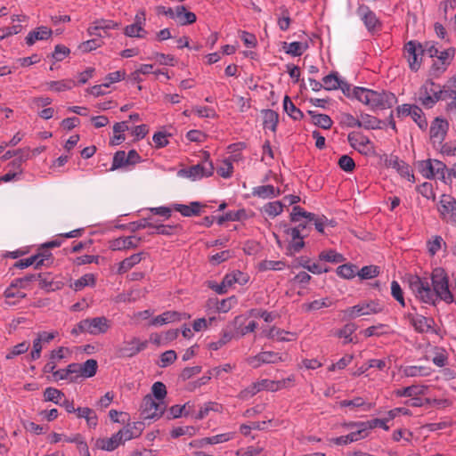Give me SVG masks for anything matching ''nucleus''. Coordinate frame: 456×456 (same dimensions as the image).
Masks as SVG:
<instances>
[{
	"label": "nucleus",
	"mask_w": 456,
	"mask_h": 456,
	"mask_svg": "<svg viewBox=\"0 0 456 456\" xmlns=\"http://www.w3.org/2000/svg\"><path fill=\"white\" fill-rule=\"evenodd\" d=\"M432 284L428 279L420 278L418 275L410 274L407 282L412 293L421 302L436 305L437 300H443L447 304L453 302V295L449 289V278L441 267L435 268L431 273Z\"/></svg>",
	"instance_id": "obj_1"
},
{
	"label": "nucleus",
	"mask_w": 456,
	"mask_h": 456,
	"mask_svg": "<svg viewBox=\"0 0 456 456\" xmlns=\"http://www.w3.org/2000/svg\"><path fill=\"white\" fill-rule=\"evenodd\" d=\"M356 100L370 106L372 110H385L392 108L397 102L396 96L387 91H374L364 87L355 86Z\"/></svg>",
	"instance_id": "obj_2"
},
{
	"label": "nucleus",
	"mask_w": 456,
	"mask_h": 456,
	"mask_svg": "<svg viewBox=\"0 0 456 456\" xmlns=\"http://www.w3.org/2000/svg\"><path fill=\"white\" fill-rule=\"evenodd\" d=\"M405 52L411 57H453L456 53L453 47H443L438 43L410 41L404 46Z\"/></svg>",
	"instance_id": "obj_3"
},
{
	"label": "nucleus",
	"mask_w": 456,
	"mask_h": 456,
	"mask_svg": "<svg viewBox=\"0 0 456 456\" xmlns=\"http://www.w3.org/2000/svg\"><path fill=\"white\" fill-rule=\"evenodd\" d=\"M110 321L104 317L86 318L80 321L70 331L72 335L77 336L80 333L92 335L104 334L110 329Z\"/></svg>",
	"instance_id": "obj_4"
},
{
	"label": "nucleus",
	"mask_w": 456,
	"mask_h": 456,
	"mask_svg": "<svg viewBox=\"0 0 456 456\" xmlns=\"http://www.w3.org/2000/svg\"><path fill=\"white\" fill-rule=\"evenodd\" d=\"M141 415L143 419H159L167 409L164 402L157 403L151 394L146 395L142 399Z\"/></svg>",
	"instance_id": "obj_5"
},
{
	"label": "nucleus",
	"mask_w": 456,
	"mask_h": 456,
	"mask_svg": "<svg viewBox=\"0 0 456 456\" xmlns=\"http://www.w3.org/2000/svg\"><path fill=\"white\" fill-rule=\"evenodd\" d=\"M148 346V341H141L134 337L130 340H125L115 348V355L118 358H129L136 355Z\"/></svg>",
	"instance_id": "obj_6"
},
{
	"label": "nucleus",
	"mask_w": 456,
	"mask_h": 456,
	"mask_svg": "<svg viewBox=\"0 0 456 456\" xmlns=\"http://www.w3.org/2000/svg\"><path fill=\"white\" fill-rule=\"evenodd\" d=\"M437 210L444 221L456 226V200L452 196L443 194Z\"/></svg>",
	"instance_id": "obj_7"
},
{
	"label": "nucleus",
	"mask_w": 456,
	"mask_h": 456,
	"mask_svg": "<svg viewBox=\"0 0 456 456\" xmlns=\"http://www.w3.org/2000/svg\"><path fill=\"white\" fill-rule=\"evenodd\" d=\"M209 158V153L204 151L202 161L189 167V172L191 173L192 179L209 177L213 175L215 168L213 162Z\"/></svg>",
	"instance_id": "obj_8"
},
{
	"label": "nucleus",
	"mask_w": 456,
	"mask_h": 456,
	"mask_svg": "<svg viewBox=\"0 0 456 456\" xmlns=\"http://www.w3.org/2000/svg\"><path fill=\"white\" fill-rule=\"evenodd\" d=\"M145 21V12L143 11L138 12L134 17V22L124 28L125 35L129 37H145L147 34L144 29Z\"/></svg>",
	"instance_id": "obj_9"
},
{
	"label": "nucleus",
	"mask_w": 456,
	"mask_h": 456,
	"mask_svg": "<svg viewBox=\"0 0 456 456\" xmlns=\"http://www.w3.org/2000/svg\"><path fill=\"white\" fill-rule=\"evenodd\" d=\"M166 14L170 18L175 20L181 25L192 24L196 21V15L186 10L183 5H179L175 8H169Z\"/></svg>",
	"instance_id": "obj_10"
},
{
	"label": "nucleus",
	"mask_w": 456,
	"mask_h": 456,
	"mask_svg": "<svg viewBox=\"0 0 456 456\" xmlns=\"http://www.w3.org/2000/svg\"><path fill=\"white\" fill-rule=\"evenodd\" d=\"M449 124L441 118H436L430 126V140L433 143L442 144L444 142Z\"/></svg>",
	"instance_id": "obj_11"
},
{
	"label": "nucleus",
	"mask_w": 456,
	"mask_h": 456,
	"mask_svg": "<svg viewBox=\"0 0 456 456\" xmlns=\"http://www.w3.org/2000/svg\"><path fill=\"white\" fill-rule=\"evenodd\" d=\"M357 14L370 32H374L380 27V22L376 14L368 6H359Z\"/></svg>",
	"instance_id": "obj_12"
},
{
	"label": "nucleus",
	"mask_w": 456,
	"mask_h": 456,
	"mask_svg": "<svg viewBox=\"0 0 456 456\" xmlns=\"http://www.w3.org/2000/svg\"><path fill=\"white\" fill-rule=\"evenodd\" d=\"M387 165L392 168L396 169L401 176L407 178L411 182L415 181L411 167L403 160H401L397 156L391 155L390 159L387 160Z\"/></svg>",
	"instance_id": "obj_13"
},
{
	"label": "nucleus",
	"mask_w": 456,
	"mask_h": 456,
	"mask_svg": "<svg viewBox=\"0 0 456 456\" xmlns=\"http://www.w3.org/2000/svg\"><path fill=\"white\" fill-rule=\"evenodd\" d=\"M53 31L46 26H40L31 30L25 37L28 46L34 45L38 41H45L51 37Z\"/></svg>",
	"instance_id": "obj_14"
},
{
	"label": "nucleus",
	"mask_w": 456,
	"mask_h": 456,
	"mask_svg": "<svg viewBox=\"0 0 456 456\" xmlns=\"http://www.w3.org/2000/svg\"><path fill=\"white\" fill-rule=\"evenodd\" d=\"M207 206L200 201H192L189 205L184 204H174V210L179 212L185 217L198 216L201 214L202 209Z\"/></svg>",
	"instance_id": "obj_15"
},
{
	"label": "nucleus",
	"mask_w": 456,
	"mask_h": 456,
	"mask_svg": "<svg viewBox=\"0 0 456 456\" xmlns=\"http://www.w3.org/2000/svg\"><path fill=\"white\" fill-rule=\"evenodd\" d=\"M407 318L414 327L415 330L419 333L428 332L435 323L432 318H427L423 315L414 316L411 314H408Z\"/></svg>",
	"instance_id": "obj_16"
},
{
	"label": "nucleus",
	"mask_w": 456,
	"mask_h": 456,
	"mask_svg": "<svg viewBox=\"0 0 456 456\" xmlns=\"http://www.w3.org/2000/svg\"><path fill=\"white\" fill-rule=\"evenodd\" d=\"M141 238L134 236L119 237L110 241V248L112 250H123L138 247Z\"/></svg>",
	"instance_id": "obj_17"
},
{
	"label": "nucleus",
	"mask_w": 456,
	"mask_h": 456,
	"mask_svg": "<svg viewBox=\"0 0 456 456\" xmlns=\"http://www.w3.org/2000/svg\"><path fill=\"white\" fill-rule=\"evenodd\" d=\"M52 256L48 254H37L26 259H20L14 264V267L24 269L34 265V268L38 270L42 265H45V260L48 259Z\"/></svg>",
	"instance_id": "obj_18"
},
{
	"label": "nucleus",
	"mask_w": 456,
	"mask_h": 456,
	"mask_svg": "<svg viewBox=\"0 0 456 456\" xmlns=\"http://www.w3.org/2000/svg\"><path fill=\"white\" fill-rule=\"evenodd\" d=\"M451 64V59H432V64L428 69V78L435 79L442 76Z\"/></svg>",
	"instance_id": "obj_19"
},
{
	"label": "nucleus",
	"mask_w": 456,
	"mask_h": 456,
	"mask_svg": "<svg viewBox=\"0 0 456 456\" xmlns=\"http://www.w3.org/2000/svg\"><path fill=\"white\" fill-rule=\"evenodd\" d=\"M182 316H184V318H190V315L186 316L185 314H181L176 311H167L163 313L160 315H158L157 317L153 318L151 321V325H163L166 323L174 322L176 321H180L182 319Z\"/></svg>",
	"instance_id": "obj_20"
},
{
	"label": "nucleus",
	"mask_w": 456,
	"mask_h": 456,
	"mask_svg": "<svg viewBox=\"0 0 456 456\" xmlns=\"http://www.w3.org/2000/svg\"><path fill=\"white\" fill-rule=\"evenodd\" d=\"M122 444L119 436L115 433L110 438H98L95 442L97 449L112 452Z\"/></svg>",
	"instance_id": "obj_21"
},
{
	"label": "nucleus",
	"mask_w": 456,
	"mask_h": 456,
	"mask_svg": "<svg viewBox=\"0 0 456 456\" xmlns=\"http://www.w3.org/2000/svg\"><path fill=\"white\" fill-rule=\"evenodd\" d=\"M359 123L361 124L360 127H363L368 130L381 129L383 128L382 125H385L384 121L367 113H361Z\"/></svg>",
	"instance_id": "obj_22"
},
{
	"label": "nucleus",
	"mask_w": 456,
	"mask_h": 456,
	"mask_svg": "<svg viewBox=\"0 0 456 456\" xmlns=\"http://www.w3.org/2000/svg\"><path fill=\"white\" fill-rule=\"evenodd\" d=\"M444 86H441L438 84L437 86H436L435 92H433L431 95H426L422 98V105L428 109L433 108L437 102L446 99V95H444Z\"/></svg>",
	"instance_id": "obj_23"
},
{
	"label": "nucleus",
	"mask_w": 456,
	"mask_h": 456,
	"mask_svg": "<svg viewBox=\"0 0 456 456\" xmlns=\"http://www.w3.org/2000/svg\"><path fill=\"white\" fill-rule=\"evenodd\" d=\"M263 126L264 128H269L275 132L279 123V114L273 110H263Z\"/></svg>",
	"instance_id": "obj_24"
},
{
	"label": "nucleus",
	"mask_w": 456,
	"mask_h": 456,
	"mask_svg": "<svg viewBox=\"0 0 456 456\" xmlns=\"http://www.w3.org/2000/svg\"><path fill=\"white\" fill-rule=\"evenodd\" d=\"M253 196L262 199H272L281 194L280 189H275L273 185H261L255 187L252 191Z\"/></svg>",
	"instance_id": "obj_25"
},
{
	"label": "nucleus",
	"mask_w": 456,
	"mask_h": 456,
	"mask_svg": "<svg viewBox=\"0 0 456 456\" xmlns=\"http://www.w3.org/2000/svg\"><path fill=\"white\" fill-rule=\"evenodd\" d=\"M144 255L143 252L134 254L130 256L129 257L125 258L123 261L119 263L118 273L119 274H123L129 271L131 268H133L135 265L139 264L142 259V256Z\"/></svg>",
	"instance_id": "obj_26"
},
{
	"label": "nucleus",
	"mask_w": 456,
	"mask_h": 456,
	"mask_svg": "<svg viewBox=\"0 0 456 456\" xmlns=\"http://www.w3.org/2000/svg\"><path fill=\"white\" fill-rule=\"evenodd\" d=\"M307 113L311 116L312 122L315 126L322 129H330L331 127L333 121L330 116L326 114L316 113L314 110H308Z\"/></svg>",
	"instance_id": "obj_27"
},
{
	"label": "nucleus",
	"mask_w": 456,
	"mask_h": 456,
	"mask_svg": "<svg viewBox=\"0 0 456 456\" xmlns=\"http://www.w3.org/2000/svg\"><path fill=\"white\" fill-rule=\"evenodd\" d=\"M50 273H42L41 277L36 279V281H39V287L42 289H45L46 292L55 291L58 289H61L63 286V283L61 281H53L52 280H49L47 276H49Z\"/></svg>",
	"instance_id": "obj_28"
},
{
	"label": "nucleus",
	"mask_w": 456,
	"mask_h": 456,
	"mask_svg": "<svg viewBox=\"0 0 456 456\" xmlns=\"http://www.w3.org/2000/svg\"><path fill=\"white\" fill-rule=\"evenodd\" d=\"M283 110L294 120H301L304 118V113L296 107L288 95L283 100Z\"/></svg>",
	"instance_id": "obj_29"
},
{
	"label": "nucleus",
	"mask_w": 456,
	"mask_h": 456,
	"mask_svg": "<svg viewBox=\"0 0 456 456\" xmlns=\"http://www.w3.org/2000/svg\"><path fill=\"white\" fill-rule=\"evenodd\" d=\"M98 369V362L94 359H88L84 363H79L80 377L92 378Z\"/></svg>",
	"instance_id": "obj_30"
},
{
	"label": "nucleus",
	"mask_w": 456,
	"mask_h": 456,
	"mask_svg": "<svg viewBox=\"0 0 456 456\" xmlns=\"http://www.w3.org/2000/svg\"><path fill=\"white\" fill-rule=\"evenodd\" d=\"M248 218V215L245 209L241 208L237 211H229L224 215L221 216L217 219V224L222 225L227 221H240Z\"/></svg>",
	"instance_id": "obj_31"
},
{
	"label": "nucleus",
	"mask_w": 456,
	"mask_h": 456,
	"mask_svg": "<svg viewBox=\"0 0 456 456\" xmlns=\"http://www.w3.org/2000/svg\"><path fill=\"white\" fill-rule=\"evenodd\" d=\"M307 48V45L302 42L284 43L282 49L285 53L293 56H301Z\"/></svg>",
	"instance_id": "obj_32"
},
{
	"label": "nucleus",
	"mask_w": 456,
	"mask_h": 456,
	"mask_svg": "<svg viewBox=\"0 0 456 456\" xmlns=\"http://www.w3.org/2000/svg\"><path fill=\"white\" fill-rule=\"evenodd\" d=\"M318 259L320 261H325L334 264H339L346 260L342 254L338 253L333 249L322 251L318 256Z\"/></svg>",
	"instance_id": "obj_33"
},
{
	"label": "nucleus",
	"mask_w": 456,
	"mask_h": 456,
	"mask_svg": "<svg viewBox=\"0 0 456 456\" xmlns=\"http://www.w3.org/2000/svg\"><path fill=\"white\" fill-rule=\"evenodd\" d=\"M362 422H350L346 424L348 428H357L356 431H353L349 433L350 439L352 442H356L361 439L365 438L368 434L369 430L367 427L361 426Z\"/></svg>",
	"instance_id": "obj_34"
},
{
	"label": "nucleus",
	"mask_w": 456,
	"mask_h": 456,
	"mask_svg": "<svg viewBox=\"0 0 456 456\" xmlns=\"http://www.w3.org/2000/svg\"><path fill=\"white\" fill-rule=\"evenodd\" d=\"M277 389V386L274 381L269 379H263L259 382L254 383L248 390L252 395L262 390H275Z\"/></svg>",
	"instance_id": "obj_35"
},
{
	"label": "nucleus",
	"mask_w": 456,
	"mask_h": 456,
	"mask_svg": "<svg viewBox=\"0 0 456 456\" xmlns=\"http://www.w3.org/2000/svg\"><path fill=\"white\" fill-rule=\"evenodd\" d=\"M340 81L338 73L333 71L322 78L323 88L328 91L338 89Z\"/></svg>",
	"instance_id": "obj_36"
},
{
	"label": "nucleus",
	"mask_w": 456,
	"mask_h": 456,
	"mask_svg": "<svg viewBox=\"0 0 456 456\" xmlns=\"http://www.w3.org/2000/svg\"><path fill=\"white\" fill-rule=\"evenodd\" d=\"M424 393V387L419 386H410L403 388L396 389L395 395L398 397H412Z\"/></svg>",
	"instance_id": "obj_37"
},
{
	"label": "nucleus",
	"mask_w": 456,
	"mask_h": 456,
	"mask_svg": "<svg viewBox=\"0 0 456 456\" xmlns=\"http://www.w3.org/2000/svg\"><path fill=\"white\" fill-rule=\"evenodd\" d=\"M95 285V277L92 273H87L75 281L70 287L76 291L81 290L86 286H94Z\"/></svg>",
	"instance_id": "obj_38"
},
{
	"label": "nucleus",
	"mask_w": 456,
	"mask_h": 456,
	"mask_svg": "<svg viewBox=\"0 0 456 456\" xmlns=\"http://www.w3.org/2000/svg\"><path fill=\"white\" fill-rule=\"evenodd\" d=\"M117 26H118L117 24H114L111 21H107V20L96 21L94 26H91L88 28V32L91 36L95 35V36L102 37V35L100 32L101 30H102L104 33H106V29L117 27Z\"/></svg>",
	"instance_id": "obj_39"
},
{
	"label": "nucleus",
	"mask_w": 456,
	"mask_h": 456,
	"mask_svg": "<svg viewBox=\"0 0 456 456\" xmlns=\"http://www.w3.org/2000/svg\"><path fill=\"white\" fill-rule=\"evenodd\" d=\"M416 164L418 170L424 177L428 179L435 177L434 167H432V159L419 160Z\"/></svg>",
	"instance_id": "obj_40"
},
{
	"label": "nucleus",
	"mask_w": 456,
	"mask_h": 456,
	"mask_svg": "<svg viewBox=\"0 0 456 456\" xmlns=\"http://www.w3.org/2000/svg\"><path fill=\"white\" fill-rule=\"evenodd\" d=\"M357 266L353 264H345L339 265L336 273L338 276L344 279H352L356 274Z\"/></svg>",
	"instance_id": "obj_41"
},
{
	"label": "nucleus",
	"mask_w": 456,
	"mask_h": 456,
	"mask_svg": "<svg viewBox=\"0 0 456 456\" xmlns=\"http://www.w3.org/2000/svg\"><path fill=\"white\" fill-rule=\"evenodd\" d=\"M347 140L350 143V145L354 148H356V144H359L360 146L365 147L367 144L370 143V141L368 137L361 134L357 132H351L348 134Z\"/></svg>",
	"instance_id": "obj_42"
},
{
	"label": "nucleus",
	"mask_w": 456,
	"mask_h": 456,
	"mask_svg": "<svg viewBox=\"0 0 456 456\" xmlns=\"http://www.w3.org/2000/svg\"><path fill=\"white\" fill-rule=\"evenodd\" d=\"M177 227H178V225L159 224H157V222L153 219V226L151 227L153 229V231L150 232L149 235H153V234L172 235L174 233V230Z\"/></svg>",
	"instance_id": "obj_43"
},
{
	"label": "nucleus",
	"mask_w": 456,
	"mask_h": 456,
	"mask_svg": "<svg viewBox=\"0 0 456 456\" xmlns=\"http://www.w3.org/2000/svg\"><path fill=\"white\" fill-rule=\"evenodd\" d=\"M64 397V394L54 387H47L44 391V399L45 402H53L56 404L60 403V400Z\"/></svg>",
	"instance_id": "obj_44"
},
{
	"label": "nucleus",
	"mask_w": 456,
	"mask_h": 456,
	"mask_svg": "<svg viewBox=\"0 0 456 456\" xmlns=\"http://www.w3.org/2000/svg\"><path fill=\"white\" fill-rule=\"evenodd\" d=\"M411 117L421 130L427 129L428 121L423 110L419 106L413 105V112Z\"/></svg>",
	"instance_id": "obj_45"
},
{
	"label": "nucleus",
	"mask_w": 456,
	"mask_h": 456,
	"mask_svg": "<svg viewBox=\"0 0 456 456\" xmlns=\"http://www.w3.org/2000/svg\"><path fill=\"white\" fill-rule=\"evenodd\" d=\"M126 166H128L126 152L124 151H118L113 156L112 165L110 170L115 171Z\"/></svg>",
	"instance_id": "obj_46"
},
{
	"label": "nucleus",
	"mask_w": 456,
	"mask_h": 456,
	"mask_svg": "<svg viewBox=\"0 0 456 456\" xmlns=\"http://www.w3.org/2000/svg\"><path fill=\"white\" fill-rule=\"evenodd\" d=\"M438 84L434 82V79L428 78L425 83L420 86L419 89V101L422 104V98H424L426 95H431L433 92L436 90V86H437Z\"/></svg>",
	"instance_id": "obj_47"
},
{
	"label": "nucleus",
	"mask_w": 456,
	"mask_h": 456,
	"mask_svg": "<svg viewBox=\"0 0 456 456\" xmlns=\"http://www.w3.org/2000/svg\"><path fill=\"white\" fill-rule=\"evenodd\" d=\"M357 326L353 323H347L346 324L342 329L338 330L336 332V335L338 338H346L345 344L353 342V338H351V335L356 330Z\"/></svg>",
	"instance_id": "obj_48"
},
{
	"label": "nucleus",
	"mask_w": 456,
	"mask_h": 456,
	"mask_svg": "<svg viewBox=\"0 0 456 456\" xmlns=\"http://www.w3.org/2000/svg\"><path fill=\"white\" fill-rule=\"evenodd\" d=\"M356 273L362 280L371 279V278H374L379 275V267L377 265H366V266H363Z\"/></svg>",
	"instance_id": "obj_49"
},
{
	"label": "nucleus",
	"mask_w": 456,
	"mask_h": 456,
	"mask_svg": "<svg viewBox=\"0 0 456 456\" xmlns=\"http://www.w3.org/2000/svg\"><path fill=\"white\" fill-rule=\"evenodd\" d=\"M41 277V273L28 274L22 278H18L12 281L11 287H18L21 289H27L28 282L36 281V279Z\"/></svg>",
	"instance_id": "obj_50"
},
{
	"label": "nucleus",
	"mask_w": 456,
	"mask_h": 456,
	"mask_svg": "<svg viewBox=\"0 0 456 456\" xmlns=\"http://www.w3.org/2000/svg\"><path fill=\"white\" fill-rule=\"evenodd\" d=\"M283 210V204L281 201H273L266 203L263 211L270 216H276L280 215Z\"/></svg>",
	"instance_id": "obj_51"
},
{
	"label": "nucleus",
	"mask_w": 456,
	"mask_h": 456,
	"mask_svg": "<svg viewBox=\"0 0 456 456\" xmlns=\"http://www.w3.org/2000/svg\"><path fill=\"white\" fill-rule=\"evenodd\" d=\"M167 393L166 385L160 381L155 382L151 387L152 397L159 402H163L164 398L167 396Z\"/></svg>",
	"instance_id": "obj_52"
},
{
	"label": "nucleus",
	"mask_w": 456,
	"mask_h": 456,
	"mask_svg": "<svg viewBox=\"0 0 456 456\" xmlns=\"http://www.w3.org/2000/svg\"><path fill=\"white\" fill-rule=\"evenodd\" d=\"M255 359L261 363H274L277 362L281 357L278 356L277 353L265 351L261 352L255 356Z\"/></svg>",
	"instance_id": "obj_53"
},
{
	"label": "nucleus",
	"mask_w": 456,
	"mask_h": 456,
	"mask_svg": "<svg viewBox=\"0 0 456 456\" xmlns=\"http://www.w3.org/2000/svg\"><path fill=\"white\" fill-rule=\"evenodd\" d=\"M151 226H153V216H149L144 217L139 221L132 222L129 224L130 230L133 232H134L140 229L151 228Z\"/></svg>",
	"instance_id": "obj_54"
},
{
	"label": "nucleus",
	"mask_w": 456,
	"mask_h": 456,
	"mask_svg": "<svg viewBox=\"0 0 456 456\" xmlns=\"http://www.w3.org/2000/svg\"><path fill=\"white\" fill-rule=\"evenodd\" d=\"M218 406H219L218 403H214V402H208V403H205L204 406H202L200 408L199 412L194 415L195 419H203L204 418H206L208 415V413L211 411H217Z\"/></svg>",
	"instance_id": "obj_55"
},
{
	"label": "nucleus",
	"mask_w": 456,
	"mask_h": 456,
	"mask_svg": "<svg viewBox=\"0 0 456 456\" xmlns=\"http://www.w3.org/2000/svg\"><path fill=\"white\" fill-rule=\"evenodd\" d=\"M73 86H75V82L72 80L52 81L49 84L50 88L55 92L69 90Z\"/></svg>",
	"instance_id": "obj_56"
},
{
	"label": "nucleus",
	"mask_w": 456,
	"mask_h": 456,
	"mask_svg": "<svg viewBox=\"0 0 456 456\" xmlns=\"http://www.w3.org/2000/svg\"><path fill=\"white\" fill-rule=\"evenodd\" d=\"M285 266V263L283 261H273V260H264L259 263L258 268L260 271L266 270H281Z\"/></svg>",
	"instance_id": "obj_57"
},
{
	"label": "nucleus",
	"mask_w": 456,
	"mask_h": 456,
	"mask_svg": "<svg viewBox=\"0 0 456 456\" xmlns=\"http://www.w3.org/2000/svg\"><path fill=\"white\" fill-rule=\"evenodd\" d=\"M232 337L233 335L231 331L223 330L221 338L218 341L210 343L208 347L214 351L218 350L226 343H228L232 338Z\"/></svg>",
	"instance_id": "obj_58"
},
{
	"label": "nucleus",
	"mask_w": 456,
	"mask_h": 456,
	"mask_svg": "<svg viewBox=\"0 0 456 456\" xmlns=\"http://www.w3.org/2000/svg\"><path fill=\"white\" fill-rule=\"evenodd\" d=\"M391 295L402 306H405L403 289L396 281H393L391 283Z\"/></svg>",
	"instance_id": "obj_59"
},
{
	"label": "nucleus",
	"mask_w": 456,
	"mask_h": 456,
	"mask_svg": "<svg viewBox=\"0 0 456 456\" xmlns=\"http://www.w3.org/2000/svg\"><path fill=\"white\" fill-rule=\"evenodd\" d=\"M339 167L346 172H352L355 168L354 160L348 155H342L338 162Z\"/></svg>",
	"instance_id": "obj_60"
},
{
	"label": "nucleus",
	"mask_w": 456,
	"mask_h": 456,
	"mask_svg": "<svg viewBox=\"0 0 456 456\" xmlns=\"http://www.w3.org/2000/svg\"><path fill=\"white\" fill-rule=\"evenodd\" d=\"M362 315L378 314L382 311V307L375 301H370L361 304Z\"/></svg>",
	"instance_id": "obj_61"
},
{
	"label": "nucleus",
	"mask_w": 456,
	"mask_h": 456,
	"mask_svg": "<svg viewBox=\"0 0 456 456\" xmlns=\"http://www.w3.org/2000/svg\"><path fill=\"white\" fill-rule=\"evenodd\" d=\"M101 45V40L100 39H91L87 40L86 42L82 43L78 49L80 54H86L90 53L92 50H94L98 48Z\"/></svg>",
	"instance_id": "obj_62"
},
{
	"label": "nucleus",
	"mask_w": 456,
	"mask_h": 456,
	"mask_svg": "<svg viewBox=\"0 0 456 456\" xmlns=\"http://www.w3.org/2000/svg\"><path fill=\"white\" fill-rule=\"evenodd\" d=\"M331 305V302L328 298L314 300L308 304L304 305L305 311H315L323 307H328Z\"/></svg>",
	"instance_id": "obj_63"
},
{
	"label": "nucleus",
	"mask_w": 456,
	"mask_h": 456,
	"mask_svg": "<svg viewBox=\"0 0 456 456\" xmlns=\"http://www.w3.org/2000/svg\"><path fill=\"white\" fill-rule=\"evenodd\" d=\"M177 358L176 353L174 350H167L161 354L160 355V363L159 365L161 368H165L167 365L173 363Z\"/></svg>",
	"instance_id": "obj_64"
}]
</instances>
